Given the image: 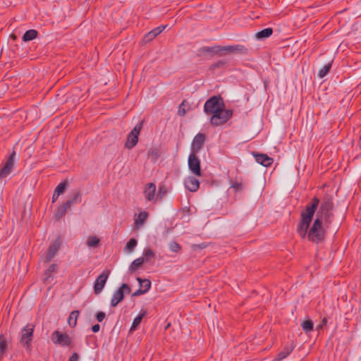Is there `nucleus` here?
<instances>
[{"instance_id": "12", "label": "nucleus", "mask_w": 361, "mask_h": 361, "mask_svg": "<svg viewBox=\"0 0 361 361\" xmlns=\"http://www.w3.org/2000/svg\"><path fill=\"white\" fill-rule=\"evenodd\" d=\"M145 199L151 202H155L158 199L156 194V185L150 183L147 185L144 190Z\"/></svg>"}, {"instance_id": "14", "label": "nucleus", "mask_w": 361, "mask_h": 361, "mask_svg": "<svg viewBox=\"0 0 361 361\" xmlns=\"http://www.w3.org/2000/svg\"><path fill=\"white\" fill-rule=\"evenodd\" d=\"M184 185L185 188L191 192L197 191L200 187V183L198 180L192 176L188 177L185 180Z\"/></svg>"}, {"instance_id": "21", "label": "nucleus", "mask_w": 361, "mask_h": 361, "mask_svg": "<svg viewBox=\"0 0 361 361\" xmlns=\"http://www.w3.org/2000/svg\"><path fill=\"white\" fill-rule=\"evenodd\" d=\"M331 63L332 61L327 64H325L324 66H322L317 73V77L320 79H322L324 78L330 71V69L331 68Z\"/></svg>"}, {"instance_id": "10", "label": "nucleus", "mask_w": 361, "mask_h": 361, "mask_svg": "<svg viewBox=\"0 0 361 361\" xmlns=\"http://www.w3.org/2000/svg\"><path fill=\"white\" fill-rule=\"evenodd\" d=\"M51 341L54 343L61 345H69L71 344V338L66 334H62L58 331H54L51 335Z\"/></svg>"}, {"instance_id": "29", "label": "nucleus", "mask_w": 361, "mask_h": 361, "mask_svg": "<svg viewBox=\"0 0 361 361\" xmlns=\"http://www.w3.org/2000/svg\"><path fill=\"white\" fill-rule=\"evenodd\" d=\"M302 329L305 332H310L313 329V323L310 320H306L301 324Z\"/></svg>"}, {"instance_id": "19", "label": "nucleus", "mask_w": 361, "mask_h": 361, "mask_svg": "<svg viewBox=\"0 0 361 361\" xmlns=\"http://www.w3.org/2000/svg\"><path fill=\"white\" fill-rule=\"evenodd\" d=\"M70 208V203L64 202L60 205L55 212V216L57 219L61 218L65 215L66 211Z\"/></svg>"}, {"instance_id": "8", "label": "nucleus", "mask_w": 361, "mask_h": 361, "mask_svg": "<svg viewBox=\"0 0 361 361\" xmlns=\"http://www.w3.org/2000/svg\"><path fill=\"white\" fill-rule=\"evenodd\" d=\"M109 275V271L105 270L97 277L94 286V290L96 294L101 293L106 284Z\"/></svg>"}, {"instance_id": "43", "label": "nucleus", "mask_w": 361, "mask_h": 361, "mask_svg": "<svg viewBox=\"0 0 361 361\" xmlns=\"http://www.w3.org/2000/svg\"><path fill=\"white\" fill-rule=\"evenodd\" d=\"M99 329H100V326L99 324H94L92 327V330L94 333L98 332L99 331Z\"/></svg>"}, {"instance_id": "5", "label": "nucleus", "mask_w": 361, "mask_h": 361, "mask_svg": "<svg viewBox=\"0 0 361 361\" xmlns=\"http://www.w3.org/2000/svg\"><path fill=\"white\" fill-rule=\"evenodd\" d=\"M33 331L34 325L31 324H27L21 331L20 342L27 348L30 347V344L32 338Z\"/></svg>"}, {"instance_id": "42", "label": "nucleus", "mask_w": 361, "mask_h": 361, "mask_svg": "<svg viewBox=\"0 0 361 361\" xmlns=\"http://www.w3.org/2000/svg\"><path fill=\"white\" fill-rule=\"evenodd\" d=\"M146 292L143 290L141 288H139L137 290H136L135 293H133V296H139L142 294L145 293Z\"/></svg>"}, {"instance_id": "24", "label": "nucleus", "mask_w": 361, "mask_h": 361, "mask_svg": "<svg viewBox=\"0 0 361 361\" xmlns=\"http://www.w3.org/2000/svg\"><path fill=\"white\" fill-rule=\"evenodd\" d=\"M293 350V347H286L284 348L283 351H281L280 353H279L275 358V360L279 361L283 360V358L286 357Z\"/></svg>"}, {"instance_id": "6", "label": "nucleus", "mask_w": 361, "mask_h": 361, "mask_svg": "<svg viewBox=\"0 0 361 361\" xmlns=\"http://www.w3.org/2000/svg\"><path fill=\"white\" fill-rule=\"evenodd\" d=\"M130 291V289L129 286L126 284H123L121 287L114 293L111 300V306H116L118 302L123 300L124 293H129Z\"/></svg>"}, {"instance_id": "40", "label": "nucleus", "mask_w": 361, "mask_h": 361, "mask_svg": "<svg viewBox=\"0 0 361 361\" xmlns=\"http://www.w3.org/2000/svg\"><path fill=\"white\" fill-rule=\"evenodd\" d=\"M105 316H106V314L104 312H99L97 314V319L98 320V322H102L104 320V319L105 318Z\"/></svg>"}, {"instance_id": "2", "label": "nucleus", "mask_w": 361, "mask_h": 361, "mask_svg": "<svg viewBox=\"0 0 361 361\" xmlns=\"http://www.w3.org/2000/svg\"><path fill=\"white\" fill-rule=\"evenodd\" d=\"M232 114V111L225 109L223 106L219 111H216V113L212 114L210 123L214 126L224 124L231 118Z\"/></svg>"}, {"instance_id": "27", "label": "nucleus", "mask_w": 361, "mask_h": 361, "mask_svg": "<svg viewBox=\"0 0 361 361\" xmlns=\"http://www.w3.org/2000/svg\"><path fill=\"white\" fill-rule=\"evenodd\" d=\"M137 280L139 282L140 288L147 292L151 286V282L148 279H142L140 278H137Z\"/></svg>"}, {"instance_id": "36", "label": "nucleus", "mask_w": 361, "mask_h": 361, "mask_svg": "<svg viewBox=\"0 0 361 361\" xmlns=\"http://www.w3.org/2000/svg\"><path fill=\"white\" fill-rule=\"evenodd\" d=\"M6 350V341L0 336V356H1Z\"/></svg>"}, {"instance_id": "46", "label": "nucleus", "mask_w": 361, "mask_h": 361, "mask_svg": "<svg viewBox=\"0 0 361 361\" xmlns=\"http://www.w3.org/2000/svg\"><path fill=\"white\" fill-rule=\"evenodd\" d=\"M59 196L60 195L59 194H57L56 192H54V194L52 195V202H56Z\"/></svg>"}, {"instance_id": "44", "label": "nucleus", "mask_w": 361, "mask_h": 361, "mask_svg": "<svg viewBox=\"0 0 361 361\" xmlns=\"http://www.w3.org/2000/svg\"><path fill=\"white\" fill-rule=\"evenodd\" d=\"M78 356L76 353L73 354L69 359V361H78Z\"/></svg>"}, {"instance_id": "7", "label": "nucleus", "mask_w": 361, "mask_h": 361, "mask_svg": "<svg viewBox=\"0 0 361 361\" xmlns=\"http://www.w3.org/2000/svg\"><path fill=\"white\" fill-rule=\"evenodd\" d=\"M188 167L190 170L196 176H201L200 161L196 157V154L191 153L188 157Z\"/></svg>"}, {"instance_id": "4", "label": "nucleus", "mask_w": 361, "mask_h": 361, "mask_svg": "<svg viewBox=\"0 0 361 361\" xmlns=\"http://www.w3.org/2000/svg\"><path fill=\"white\" fill-rule=\"evenodd\" d=\"M142 128V122L138 123L128 136L126 147L128 149L133 148L137 142L138 136Z\"/></svg>"}, {"instance_id": "47", "label": "nucleus", "mask_w": 361, "mask_h": 361, "mask_svg": "<svg viewBox=\"0 0 361 361\" xmlns=\"http://www.w3.org/2000/svg\"><path fill=\"white\" fill-rule=\"evenodd\" d=\"M10 47H6V48L4 47H2L1 50V56H2L3 54H4L5 53H7L8 49H9Z\"/></svg>"}, {"instance_id": "3", "label": "nucleus", "mask_w": 361, "mask_h": 361, "mask_svg": "<svg viewBox=\"0 0 361 361\" xmlns=\"http://www.w3.org/2000/svg\"><path fill=\"white\" fill-rule=\"evenodd\" d=\"M223 106H224L221 99L218 97H212L208 99L204 105V111L207 114H213L216 113Z\"/></svg>"}, {"instance_id": "45", "label": "nucleus", "mask_w": 361, "mask_h": 361, "mask_svg": "<svg viewBox=\"0 0 361 361\" xmlns=\"http://www.w3.org/2000/svg\"><path fill=\"white\" fill-rule=\"evenodd\" d=\"M235 47H231V46L225 47V51H228V52L235 51Z\"/></svg>"}, {"instance_id": "9", "label": "nucleus", "mask_w": 361, "mask_h": 361, "mask_svg": "<svg viewBox=\"0 0 361 361\" xmlns=\"http://www.w3.org/2000/svg\"><path fill=\"white\" fill-rule=\"evenodd\" d=\"M332 203L329 200H325L320 206L319 210L317 213V217L322 220L327 221L329 217V212L331 209Z\"/></svg>"}, {"instance_id": "32", "label": "nucleus", "mask_w": 361, "mask_h": 361, "mask_svg": "<svg viewBox=\"0 0 361 361\" xmlns=\"http://www.w3.org/2000/svg\"><path fill=\"white\" fill-rule=\"evenodd\" d=\"M56 271V266L55 264H51L47 271L45 273L44 280L49 281L51 278V274L55 273Z\"/></svg>"}, {"instance_id": "35", "label": "nucleus", "mask_w": 361, "mask_h": 361, "mask_svg": "<svg viewBox=\"0 0 361 361\" xmlns=\"http://www.w3.org/2000/svg\"><path fill=\"white\" fill-rule=\"evenodd\" d=\"M167 190L165 186L161 185L159 188V191L157 193V199H162L163 197L166 194Z\"/></svg>"}, {"instance_id": "15", "label": "nucleus", "mask_w": 361, "mask_h": 361, "mask_svg": "<svg viewBox=\"0 0 361 361\" xmlns=\"http://www.w3.org/2000/svg\"><path fill=\"white\" fill-rule=\"evenodd\" d=\"M60 243L59 241L55 240L49 247L48 250L47 251L46 256H45V262H49L51 260V258L54 257L55 254L56 253L58 249L59 248Z\"/></svg>"}, {"instance_id": "28", "label": "nucleus", "mask_w": 361, "mask_h": 361, "mask_svg": "<svg viewBox=\"0 0 361 361\" xmlns=\"http://www.w3.org/2000/svg\"><path fill=\"white\" fill-rule=\"evenodd\" d=\"M144 261H145V259L143 257H139V258L135 259L132 262V264L130 267V269L132 271H135L144 263Z\"/></svg>"}, {"instance_id": "31", "label": "nucleus", "mask_w": 361, "mask_h": 361, "mask_svg": "<svg viewBox=\"0 0 361 361\" xmlns=\"http://www.w3.org/2000/svg\"><path fill=\"white\" fill-rule=\"evenodd\" d=\"M137 245V240L134 238H131L126 244L125 249L128 251V252H132L135 247Z\"/></svg>"}, {"instance_id": "37", "label": "nucleus", "mask_w": 361, "mask_h": 361, "mask_svg": "<svg viewBox=\"0 0 361 361\" xmlns=\"http://www.w3.org/2000/svg\"><path fill=\"white\" fill-rule=\"evenodd\" d=\"M143 255L145 258V260L147 261L149 259L152 258L154 256V254L152 250L146 249L143 252Z\"/></svg>"}, {"instance_id": "16", "label": "nucleus", "mask_w": 361, "mask_h": 361, "mask_svg": "<svg viewBox=\"0 0 361 361\" xmlns=\"http://www.w3.org/2000/svg\"><path fill=\"white\" fill-rule=\"evenodd\" d=\"M165 28L164 25H161L154 28V30L149 32L144 38L145 43L150 42L153 39H154L158 35H159Z\"/></svg>"}, {"instance_id": "23", "label": "nucleus", "mask_w": 361, "mask_h": 361, "mask_svg": "<svg viewBox=\"0 0 361 361\" xmlns=\"http://www.w3.org/2000/svg\"><path fill=\"white\" fill-rule=\"evenodd\" d=\"M273 33L272 28L268 27L265 28L255 34V37L257 39L267 38L270 37Z\"/></svg>"}, {"instance_id": "13", "label": "nucleus", "mask_w": 361, "mask_h": 361, "mask_svg": "<svg viewBox=\"0 0 361 361\" xmlns=\"http://www.w3.org/2000/svg\"><path fill=\"white\" fill-rule=\"evenodd\" d=\"M205 140V136L202 133H198L194 137L191 145V153L196 154L202 148Z\"/></svg>"}, {"instance_id": "20", "label": "nucleus", "mask_w": 361, "mask_h": 361, "mask_svg": "<svg viewBox=\"0 0 361 361\" xmlns=\"http://www.w3.org/2000/svg\"><path fill=\"white\" fill-rule=\"evenodd\" d=\"M100 239L96 235H90L86 240V245L90 248H94L99 246Z\"/></svg>"}, {"instance_id": "17", "label": "nucleus", "mask_w": 361, "mask_h": 361, "mask_svg": "<svg viewBox=\"0 0 361 361\" xmlns=\"http://www.w3.org/2000/svg\"><path fill=\"white\" fill-rule=\"evenodd\" d=\"M255 160L257 163L264 166H269L272 164L273 159L266 154H255Z\"/></svg>"}, {"instance_id": "39", "label": "nucleus", "mask_w": 361, "mask_h": 361, "mask_svg": "<svg viewBox=\"0 0 361 361\" xmlns=\"http://www.w3.org/2000/svg\"><path fill=\"white\" fill-rule=\"evenodd\" d=\"M232 189H233L235 191L240 190L243 188V185L240 183H233L231 187Z\"/></svg>"}, {"instance_id": "26", "label": "nucleus", "mask_w": 361, "mask_h": 361, "mask_svg": "<svg viewBox=\"0 0 361 361\" xmlns=\"http://www.w3.org/2000/svg\"><path fill=\"white\" fill-rule=\"evenodd\" d=\"M145 312L140 313L139 315H137L133 320V324L131 325L130 331H135L137 327L140 325L143 317L145 316Z\"/></svg>"}, {"instance_id": "33", "label": "nucleus", "mask_w": 361, "mask_h": 361, "mask_svg": "<svg viewBox=\"0 0 361 361\" xmlns=\"http://www.w3.org/2000/svg\"><path fill=\"white\" fill-rule=\"evenodd\" d=\"M66 188V183L62 182L56 186V188L54 190V192H56L57 194L61 195L65 192Z\"/></svg>"}, {"instance_id": "22", "label": "nucleus", "mask_w": 361, "mask_h": 361, "mask_svg": "<svg viewBox=\"0 0 361 361\" xmlns=\"http://www.w3.org/2000/svg\"><path fill=\"white\" fill-rule=\"evenodd\" d=\"M79 317V311H73L68 317V323L71 327H75L77 324V320Z\"/></svg>"}, {"instance_id": "18", "label": "nucleus", "mask_w": 361, "mask_h": 361, "mask_svg": "<svg viewBox=\"0 0 361 361\" xmlns=\"http://www.w3.org/2000/svg\"><path fill=\"white\" fill-rule=\"evenodd\" d=\"M148 217L147 212H142L137 216H135V224L136 229H139L145 222Z\"/></svg>"}, {"instance_id": "38", "label": "nucleus", "mask_w": 361, "mask_h": 361, "mask_svg": "<svg viewBox=\"0 0 361 361\" xmlns=\"http://www.w3.org/2000/svg\"><path fill=\"white\" fill-rule=\"evenodd\" d=\"M169 247L172 252H177L180 248V245L176 242H170L169 243Z\"/></svg>"}, {"instance_id": "41", "label": "nucleus", "mask_w": 361, "mask_h": 361, "mask_svg": "<svg viewBox=\"0 0 361 361\" xmlns=\"http://www.w3.org/2000/svg\"><path fill=\"white\" fill-rule=\"evenodd\" d=\"M146 292L143 290L141 288H139L137 290H136L135 293H133V296H139L142 294L145 293Z\"/></svg>"}, {"instance_id": "25", "label": "nucleus", "mask_w": 361, "mask_h": 361, "mask_svg": "<svg viewBox=\"0 0 361 361\" xmlns=\"http://www.w3.org/2000/svg\"><path fill=\"white\" fill-rule=\"evenodd\" d=\"M37 36V32L35 30H29L23 35V39L25 42L34 39Z\"/></svg>"}, {"instance_id": "34", "label": "nucleus", "mask_w": 361, "mask_h": 361, "mask_svg": "<svg viewBox=\"0 0 361 361\" xmlns=\"http://www.w3.org/2000/svg\"><path fill=\"white\" fill-rule=\"evenodd\" d=\"M188 108H187V104L185 103V101H183L179 106V108H178V114L179 116H184L187 111H188Z\"/></svg>"}, {"instance_id": "1", "label": "nucleus", "mask_w": 361, "mask_h": 361, "mask_svg": "<svg viewBox=\"0 0 361 361\" xmlns=\"http://www.w3.org/2000/svg\"><path fill=\"white\" fill-rule=\"evenodd\" d=\"M318 204L319 200L317 198H314L312 204L307 205L305 210L301 214L302 219L298 229V233L302 238L307 236L310 240L316 243L322 240L324 237V231L322 226V224L324 220L316 217V219L308 233L307 230L310 227V222L312 220V217Z\"/></svg>"}, {"instance_id": "48", "label": "nucleus", "mask_w": 361, "mask_h": 361, "mask_svg": "<svg viewBox=\"0 0 361 361\" xmlns=\"http://www.w3.org/2000/svg\"><path fill=\"white\" fill-rule=\"evenodd\" d=\"M326 319L324 318L322 320V325L326 324Z\"/></svg>"}, {"instance_id": "11", "label": "nucleus", "mask_w": 361, "mask_h": 361, "mask_svg": "<svg viewBox=\"0 0 361 361\" xmlns=\"http://www.w3.org/2000/svg\"><path fill=\"white\" fill-rule=\"evenodd\" d=\"M16 153L13 152L8 159L4 166L0 170V178L7 177L11 172L14 166V159Z\"/></svg>"}, {"instance_id": "30", "label": "nucleus", "mask_w": 361, "mask_h": 361, "mask_svg": "<svg viewBox=\"0 0 361 361\" xmlns=\"http://www.w3.org/2000/svg\"><path fill=\"white\" fill-rule=\"evenodd\" d=\"M80 202H81L80 193L79 192H76L75 193L73 197L71 200L66 201V202L70 203V207H71L72 206V204H78V203H80Z\"/></svg>"}]
</instances>
